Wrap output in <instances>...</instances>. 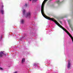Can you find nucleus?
<instances>
[{"label":"nucleus","instance_id":"obj_12","mask_svg":"<svg viewBox=\"0 0 73 73\" xmlns=\"http://www.w3.org/2000/svg\"><path fill=\"white\" fill-rule=\"evenodd\" d=\"M33 1H37V0H33Z\"/></svg>","mask_w":73,"mask_h":73},{"label":"nucleus","instance_id":"obj_2","mask_svg":"<svg viewBox=\"0 0 73 73\" xmlns=\"http://www.w3.org/2000/svg\"><path fill=\"white\" fill-rule=\"evenodd\" d=\"M68 23L69 25H70V28L71 29L73 30L72 29L73 28V27L72 26V24H70V20H69L68 21Z\"/></svg>","mask_w":73,"mask_h":73},{"label":"nucleus","instance_id":"obj_14","mask_svg":"<svg viewBox=\"0 0 73 73\" xmlns=\"http://www.w3.org/2000/svg\"><path fill=\"white\" fill-rule=\"evenodd\" d=\"M60 23H61V24L62 23L61 22V21L60 22Z\"/></svg>","mask_w":73,"mask_h":73},{"label":"nucleus","instance_id":"obj_16","mask_svg":"<svg viewBox=\"0 0 73 73\" xmlns=\"http://www.w3.org/2000/svg\"><path fill=\"white\" fill-rule=\"evenodd\" d=\"M30 1H31V0H30Z\"/></svg>","mask_w":73,"mask_h":73},{"label":"nucleus","instance_id":"obj_15","mask_svg":"<svg viewBox=\"0 0 73 73\" xmlns=\"http://www.w3.org/2000/svg\"><path fill=\"white\" fill-rule=\"evenodd\" d=\"M1 38H2V36H1Z\"/></svg>","mask_w":73,"mask_h":73},{"label":"nucleus","instance_id":"obj_3","mask_svg":"<svg viewBox=\"0 0 73 73\" xmlns=\"http://www.w3.org/2000/svg\"><path fill=\"white\" fill-rule=\"evenodd\" d=\"M3 55H5V56L6 55L5 54H4V53L2 51L0 52V57H2Z\"/></svg>","mask_w":73,"mask_h":73},{"label":"nucleus","instance_id":"obj_10","mask_svg":"<svg viewBox=\"0 0 73 73\" xmlns=\"http://www.w3.org/2000/svg\"><path fill=\"white\" fill-rule=\"evenodd\" d=\"M27 7V4H25V7Z\"/></svg>","mask_w":73,"mask_h":73},{"label":"nucleus","instance_id":"obj_13","mask_svg":"<svg viewBox=\"0 0 73 73\" xmlns=\"http://www.w3.org/2000/svg\"><path fill=\"white\" fill-rule=\"evenodd\" d=\"M3 7H4V6H3V5H2V8H3Z\"/></svg>","mask_w":73,"mask_h":73},{"label":"nucleus","instance_id":"obj_9","mask_svg":"<svg viewBox=\"0 0 73 73\" xmlns=\"http://www.w3.org/2000/svg\"><path fill=\"white\" fill-rule=\"evenodd\" d=\"M56 2L58 3V4H60L61 3V2L60 1L58 0L56 1Z\"/></svg>","mask_w":73,"mask_h":73},{"label":"nucleus","instance_id":"obj_8","mask_svg":"<svg viewBox=\"0 0 73 73\" xmlns=\"http://www.w3.org/2000/svg\"><path fill=\"white\" fill-rule=\"evenodd\" d=\"M38 64H37V63H34V66H35V67H37V65H38Z\"/></svg>","mask_w":73,"mask_h":73},{"label":"nucleus","instance_id":"obj_5","mask_svg":"<svg viewBox=\"0 0 73 73\" xmlns=\"http://www.w3.org/2000/svg\"><path fill=\"white\" fill-rule=\"evenodd\" d=\"M4 10H3V8H2V9H1V10L0 11V12L2 14V15H3L4 14Z\"/></svg>","mask_w":73,"mask_h":73},{"label":"nucleus","instance_id":"obj_7","mask_svg":"<svg viewBox=\"0 0 73 73\" xmlns=\"http://www.w3.org/2000/svg\"><path fill=\"white\" fill-rule=\"evenodd\" d=\"M24 62H25V58L22 59V63L23 64Z\"/></svg>","mask_w":73,"mask_h":73},{"label":"nucleus","instance_id":"obj_4","mask_svg":"<svg viewBox=\"0 0 73 73\" xmlns=\"http://www.w3.org/2000/svg\"><path fill=\"white\" fill-rule=\"evenodd\" d=\"M70 66H71V63L69 62L67 65V68H69Z\"/></svg>","mask_w":73,"mask_h":73},{"label":"nucleus","instance_id":"obj_11","mask_svg":"<svg viewBox=\"0 0 73 73\" xmlns=\"http://www.w3.org/2000/svg\"><path fill=\"white\" fill-rule=\"evenodd\" d=\"M0 70H3V68H2L1 67H0Z\"/></svg>","mask_w":73,"mask_h":73},{"label":"nucleus","instance_id":"obj_6","mask_svg":"<svg viewBox=\"0 0 73 73\" xmlns=\"http://www.w3.org/2000/svg\"><path fill=\"white\" fill-rule=\"evenodd\" d=\"M24 20L23 19H22L21 21V23L22 24H24Z\"/></svg>","mask_w":73,"mask_h":73},{"label":"nucleus","instance_id":"obj_1","mask_svg":"<svg viewBox=\"0 0 73 73\" xmlns=\"http://www.w3.org/2000/svg\"><path fill=\"white\" fill-rule=\"evenodd\" d=\"M22 11L23 12V15L24 17H25L26 18H30L31 15V12H29L27 14H26L25 10L24 9V8H22Z\"/></svg>","mask_w":73,"mask_h":73}]
</instances>
